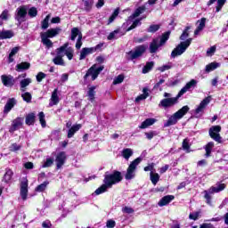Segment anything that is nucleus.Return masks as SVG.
<instances>
[{
  "instance_id": "nucleus-1",
  "label": "nucleus",
  "mask_w": 228,
  "mask_h": 228,
  "mask_svg": "<svg viewBox=\"0 0 228 228\" xmlns=\"http://www.w3.org/2000/svg\"><path fill=\"white\" fill-rule=\"evenodd\" d=\"M122 173L120 171H114L112 174L105 175L103 183L102 186H100L94 193L96 195H101V193H104L108 190V188H112L113 184H118L120 181H122Z\"/></svg>"
},
{
  "instance_id": "nucleus-2",
  "label": "nucleus",
  "mask_w": 228,
  "mask_h": 228,
  "mask_svg": "<svg viewBox=\"0 0 228 228\" xmlns=\"http://www.w3.org/2000/svg\"><path fill=\"white\" fill-rule=\"evenodd\" d=\"M168 38H170V32H166L162 35V37L154 38L150 44V53L151 54H154V53H158V50L159 49V47H161L162 45H165Z\"/></svg>"
},
{
  "instance_id": "nucleus-3",
  "label": "nucleus",
  "mask_w": 228,
  "mask_h": 228,
  "mask_svg": "<svg viewBox=\"0 0 228 228\" xmlns=\"http://www.w3.org/2000/svg\"><path fill=\"white\" fill-rule=\"evenodd\" d=\"M190 111V107L188 105L183 106L182 109H180L178 111H176L173 116L169 118L167 124L165 125L166 127H168L169 126H175V124H177V120H181L184 115L187 114V112Z\"/></svg>"
},
{
  "instance_id": "nucleus-4",
  "label": "nucleus",
  "mask_w": 228,
  "mask_h": 228,
  "mask_svg": "<svg viewBox=\"0 0 228 228\" xmlns=\"http://www.w3.org/2000/svg\"><path fill=\"white\" fill-rule=\"evenodd\" d=\"M142 163V159L137 158L134 161H132L126 169V174L125 175V179L126 181H129L131 179H134V176L136 175V167H138Z\"/></svg>"
},
{
  "instance_id": "nucleus-5",
  "label": "nucleus",
  "mask_w": 228,
  "mask_h": 228,
  "mask_svg": "<svg viewBox=\"0 0 228 228\" xmlns=\"http://www.w3.org/2000/svg\"><path fill=\"white\" fill-rule=\"evenodd\" d=\"M191 44V38L187 39L184 42H181L180 45H178L171 53L172 58H176V56H181L188 47H190V45Z\"/></svg>"
},
{
  "instance_id": "nucleus-6",
  "label": "nucleus",
  "mask_w": 228,
  "mask_h": 228,
  "mask_svg": "<svg viewBox=\"0 0 228 228\" xmlns=\"http://www.w3.org/2000/svg\"><path fill=\"white\" fill-rule=\"evenodd\" d=\"M224 190H225V183H218L216 187H211L208 191H204L207 204L211 206V195H213V193L224 191Z\"/></svg>"
},
{
  "instance_id": "nucleus-7",
  "label": "nucleus",
  "mask_w": 228,
  "mask_h": 228,
  "mask_svg": "<svg viewBox=\"0 0 228 228\" xmlns=\"http://www.w3.org/2000/svg\"><path fill=\"white\" fill-rule=\"evenodd\" d=\"M104 47V43H100L96 46L94 47H85L80 52L79 60H85L88 56V54H94V53H97V51H101Z\"/></svg>"
},
{
  "instance_id": "nucleus-8",
  "label": "nucleus",
  "mask_w": 228,
  "mask_h": 228,
  "mask_svg": "<svg viewBox=\"0 0 228 228\" xmlns=\"http://www.w3.org/2000/svg\"><path fill=\"white\" fill-rule=\"evenodd\" d=\"M102 70H104V66H97L94 64L87 70L84 77L85 79H86L87 77H89V76H91L92 80L95 81V79H97L99 74H101Z\"/></svg>"
},
{
  "instance_id": "nucleus-9",
  "label": "nucleus",
  "mask_w": 228,
  "mask_h": 228,
  "mask_svg": "<svg viewBox=\"0 0 228 228\" xmlns=\"http://www.w3.org/2000/svg\"><path fill=\"white\" fill-rule=\"evenodd\" d=\"M56 53L57 54H64L68 60L74 58V48L69 46V43H65L62 46L57 48Z\"/></svg>"
},
{
  "instance_id": "nucleus-10",
  "label": "nucleus",
  "mask_w": 228,
  "mask_h": 228,
  "mask_svg": "<svg viewBox=\"0 0 228 228\" xmlns=\"http://www.w3.org/2000/svg\"><path fill=\"white\" fill-rule=\"evenodd\" d=\"M179 94L176 95V97H170V98H165L160 101L159 106V108H164L167 110V108H172V106H175L177 102H179Z\"/></svg>"
},
{
  "instance_id": "nucleus-11",
  "label": "nucleus",
  "mask_w": 228,
  "mask_h": 228,
  "mask_svg": "<svg viewBox=\"0 0 228 228\" xmlns=\"http://www.w3.org/2000/svg\"><path fill=\"white\" fill-rule=\"evenodd\" d=\"M147 51L146 45H139L136 46L134 50L128 53L129 60H136V58H140V56L143 55V53Z\"/></svg>"
},
{
  "instance_id": "nucleus-12",
  "label": "nucleus",
  "mask_w": 228,
  "mask_h": 228,
  "mask_svg": "<svg viewBox=\"0 0 228 228\" xmlns=\"http://www.w3.org/2000/svg\"><path fill=\"white\" fill-rule=\"evenodd\" d=\"M221 131H222V126H214L209 129L210 137L213 140H215V142H218V143L222 142V137L220 136V134H219Z\"/></svg>"
},
{
  "instance_id": "nucleus-13",
  "label": "nucleus",
  "mask_w": 228,
  "mask_h": 228,
  "mask_svg": "<svg viewBox=\"0 0 228 228\" xmlns=\"http://www.w3.org/2000/svg\"><path fill=\"white\" fill-rule=\"evenodd\" d=\"M24 123V118H16L12 121L11 126L9 128V133H15V131H19L20 127H22Z\"/></svg>"
},
{
  "instance_id": "nucleus-14",
  "label": "nucleus",
  "mask_w": 228,
  "mask_h": 228,
  "mask_svg": "<svg viewBox=\"0 0 228 228\" xmlns=\"http://www.w3.org/2000/svg\"><path fill=\"white\" fill-rule=\"evenodd\" d=\"M26 15H28V9L26 6H21L17 9L16 20L19 24H22L26 20Z\"/></svg>"
},
{
  "instance_id": "nucleus-15",
  "label": "nucleus",
  "mask_w": 228,
  "mask_h": 228,
  "mask_svg": "<svg viewBox=\"0 0 228 228\" xmlns=\"http://www.w3.org/2000/svg\"><path fill=\"white\" fill-rule=\"evenodd\" d=\"M1 81L4 86H7L8 88H12L15 85V78L12 75H2Z\"/></svg>"
},
{
  "instance_id": "nucleus-16",
  "label": "nucleus",
  "mask_w": 228,
  "mask_h": 228,
  "mask_svg": "<svg viewBox=\"0 0 228 228\" xmlns=\"http://www.w3.org/2000/svg\"><path fill=\"white\" fill-rule=\"evenodd\" d=\"M59 33H61V28L57 27L54 28H49L45 32H42L40 35L45 37L46 38H54V37H58Z\"/></svg>"
},
{
  "instance_id": "nucleus-17",
  "label": "nucleus",
  "mask_w": 228,
  "mask_h": 228,
  "mask_svg": "<svg viewBox=\"0 0 228 228\" xmlns=\"http://www.w3.org/2000/svg\"><path fill=\"white\" fill-rule=\"evenodd\" d=\"M210 102H211V96H208L205 99H203L195 110L196 115H200V113H204V110H206V107Z\"/></svg>"
},
{
  "instance_id": "nucleus-18",
  "label": "nucleus",
  "mask_w": 228,
  "mask_h": 228,
  "mask_svg": "<svg viewBox=\"0 0 228 228\" xmlns=\"http://www.w3.org/2000/svg\"><path fill=\"white\" fill-rule=\"evenodd\" d=\"M65 161H67V154L64 151H61L55 159L57 168L60 169L62 165H65Z\"/></svg>"
},
{
  "instance_id": "nucleus-19",
  "label": "nucleus",
  "mask_w": 228,
  "mask_h": 228,
  "mask_svg": "<svg viewBox=\"0 0 228 228\" xmlns=\"http://www.w3.org/2000/svg\"><path fill=\"white\" fill-rule=\"evenodd\" d=\"M20 195L23 200L28 199V179H23L20 183Z\"/></svg>"
},
{
  "instance_id": "nucleus-20",
  "label": "nucleus",
  "mask_w": 228,
  "mask_h": 228,
  "mask_svg": "<svg viewBox=\"0 0 228 228\" xmlns=\"http://www.w3.org/2000/svg\"><path fill=\"white\" fill-rule=\"evenodd\" d=\"M195 85H197V80L195 79H191L190 82H188L184 87H183L180 92L178 93V97H183V95H184V94H186L188 92V90H190V88H191L192 86H195Z\"/></svg>"
},
{
  "instance_id": "nucleus-21",
  "label": "nucleus",
  "mask_w": 228,
  "mask_h": 228,
  "mask_svg": "<svg viewBox=\"0 0 228 228\" xmlns=\"http://www.w3.org/2000/svg\"><path fill=\"white\" fill-rule=\"evenodd\" d=\"M15 104H17L15 98H10L4 106V113L5 115H8V113H10V111H12V109L13 108V106H15Z\"/></svg>"
},
{
  "instance_id": "nucleus-22",
  "label": "nucleus",
  "mask_w": 228,
  "mask_h": 228,
  "mask_svg": "<svg viewBox=\"0 0 228 228\" xmlns=\"http://www.w3.org/2000/svg\"><path fill=\"white\" fill-rule=\"evenodd\" d=\"M158 122V119L154 118H147L144 120L141 126H139L140 129H147V127H150V126H154Z\"/></svg>"
},
{
  "instance_id": "nucleus-23",
  "label": "nucleus",
  "mask_w": 228,
  "mask_h": 228,
  "mask_svg": "<svg viewBox=\"0 0 228 228\" xmlns=\"http://www.w3.org/2000/svg\"><path fill=\"white\" fill-rule=\"evenodd\" d=\"M174 199H175V197H174V195L164 196V197L159 201V206L160 208H163V206H167V204H170V202H172V200H174Z\"/></svg>"
},
{
  "instance_id": "nucleus-24",
  "label": "nucleus",
  "mask_w": 228,
  "mask_h": 228,
  "mask_svg": "<svg viewBox=\"0 0 228 228\" xmlns=\"http://www.w3.org/2000/svg\"><path fill=\"white\" fill-rule=\"evenodd\" d=\"M60 102V96H58V89H54L52 93L49 106H56Z\"/></svg>"
},
{
  "instance_id": "nucleus-25",
  "label": "nucleus",
  "mask_w": 228,
  "mask_h": 228,
  "mask_svg": "<svg viewBox=\"0 0 228 228\" xmlns=\"http://www.w3.org/2000/svg\"><path fill=\"white\" fill-rule=\"evenodd\" d=\"M198 27L194 31V35L195 37H197V35H199V33H200V31H202V29H204V28H206V18H201L200 20H199L197 21Z\"/></svg>"
},
{
  "instance_id": "nucleus-26",
  "label": "nucleus",
  "mask_w": 228,
  "mask_h": 228,
  "mask_svg": "<svg viewBox=\"0 0 228 228\" xmlns=\"http://www.w3.org/2000/svg\"><path fill=\"white\" fill-rule=\"evenodd\" d=\"M79 129H81L80 124L72 126L68 131V138H72Z\"/></svg>"
},
{
  "instance_id": "nucleus-27",
  "label": "nucleus",
  "mask_w": 228,
  "mask_h": 228,
  "mask_svg": "<svg viewBox=\"0 0 228 228\" xmlns=\"http://www.w3.org/2000/svg\"><path fill=\"white\" fill-rule=\"evenodd\" d=\"M122 32H120V29H116L112 32H110L108 36V40H117V38H120L122 37Z\"/></svg>"
},
{
  "instance_id": "nucleus-28",
  "label": "nucleus",
  "mask_w": 228,
  "mask_h": 228,
  "mask_svg": "<svg viewBox=\"0 0 228 228\" xmlns=\"http://www.w3.org/2000/svg\"><path fill=\"white\" fill-rule=\"evenodd\" d=\"M32 80L31 78H24L20 82V90L21 92H26V87L29 86V85H31Z\"/></svg>"
},
{
  "instance_id": "nucleus-29",
  "label": "nucleus",
  "mask_w": 228,
  "mask_h": 228,
  "mask_svg": "<svg viewBox=\"0 0 228 228\" xmlns=\"http://www.w3.org/2000/svg\"><path fill=\"white\" fill-rule=\"evenodd\" d=\"M63 56H65V54L63 53H57V56L53 60V63L55 65H65V61H63Z\"/></svg>"
},
{
  "instance_id": "nucleus-30",
  "label": "nucleus",
  "mask_w": 228,
  "mask_h": 228,
  "mask_svg": "<svg viewBox=\"0 0 228 228\" xmlns=\"http://www.w3.org/2000/svg\"><path fill=\"white\" fill-rule=\"evenodd\" d=\"M29 67H31V64L29 62H21L16 65V70L18 72H21V70H28Z\"/></svg>"
},
{
  "instance_id": "nucleus-31",
  "label": "nucleus",
  "mask_w": 228,
  "mask_h": 228,
  "mask_svg": "<svg viewBox=\"0 0 228 228\" xmlns=\"http://www.w3.org/2000/svg\"><path fill=\"white\" fill-rule=\"evenodd\" d=\"M41 37V42L44 45H45L47 47V49H51V47H53V41H51V39H49V37H45V36H42Z\"/></svg>"
},
{
  "instance_id": "nucleus-32",
  "label": "nucleus",
  "mask_w": 228,
  "mask_h": 228,
  "mask_svg": "<svg viewBox=\"0 0 228 228\" xmlns=\"http://www.w3.org/2000/svg\"><path fill=\"white\" fill-rule=\"evenodd\" d=\"M142 93H143L142 94H141V95L136 97L135 102H140L141 101H145V99L148 98V96H149V89L143 88Z\"/></svg>"
},
{
  "instance_id": "nucleus-33",
  "label": "nucleus",
  "mask_w": 228,
  "mask_h": 228,
  "mask_svg": "<svg viewBox=\"0 0 228 228\" xmlns=\"http://www.w3.org/2000/svg\"><path fill=\"white\" fill-rule=\"evenodd\" d=\"M13 37V32L11 30H4L0 32V40H4L6 38H12Z\"/></svg>"
},
{
  "instance_id": "nucleus-34",
  "label": "nucleus",
  "mask_w": 228,
  "mask_h": 228,
  "mask_svg": "<svg viewBox=\"0 0 228 228\" xmlns=\"http://www.w3.org/2000/svg\"><path fill=\"white\" fill-rule=\"evenodd\" d=\"M218 67H220V63L218 62H211L208 65L206 66V72L209 73L213 70H216V69H218Z\"/></svg>"
},
{
  "instance_id": "nucleus-35",
  "label": "nucleus",
  "mask_w": 228,
  "mask_h": 228,
  "mask_svg": "<svg viewBox=\"0 0 228 228\" xmlns=\"http://www.w3.org/2000/svg\"><path fill=\"white\" fill-rule=\"evenodd\" d=\"M150 177H151V181L152 184H154V186H156V184H158V182L159 181V175L158 173H154L151 171L150 173Z\"/></svg>"
},
{
  "instance_id": "nucleus-36",
  "label": "nucleus",
  "mask_w": 228,
  "mask_h": 228,
  "mask_svg": "<svg viewBox=\"0 0 228 228\" xmlns=\"http://www.w3.org/2000/svg\"><path fill=\"white\" fill-rule=\"evenodd\" d=\"M12 177H13V171H12V169H6V172L4 175V183H10V181H12Z\"/></svg>"
},
{
  "instance_id": "nucleus-37",
  "label": "nucleus",
  "mask_w": 228,
  "mask_h": 228,
  "mask_svg": "<svg viewBox=\"0 0 228 228\" xmlns=\"http://www.w3.org/2000/svg\"><path fill=\"white\" fill-rule=\"evenodd\" d=\"M25 123L27 126H33V124H35V113L27 115Z\"/></svg>"
},
{
  "instance_id": "nucleus-38",
  "label": "nucleus",
  "mask_w": 228,
  "mask_h": 228,
  "mask_svg": "<svg viewBox=\"0 0 228 228\" xmlns=\"http://www.w3.org/2000/svg\"><path fill=\"white\" fill-rule=\"evenodd\" d=\"M213 147H215V143L213 142H208L206 147V157L209 158L211 156V151H213Z\"/></svg>"
},
{
  "instance_id": "nucleus-39",
  "label": "nucleus",
  "mask_w": 228,
  "mask_h": 228,
  "mask_svg": "<svg viewBox=\"0 0 228 228\" xmlns=\"http://www.w3.org/2000/svg\"><path fill=\"white\" fill-rule=\"evenodd\" d=\"M49 20H51V14L46 15V17L41 21L42 29H47V28H49Z\"/></svg>"
},
{
  "instance_id": "nucleus-40",
  "label": "nucleus",
  "mask_w": 228,
  "mask_h": 228,
  "mask_svg": "<svg viewBox=\"0 0 228 228\" xmlns=\"http://www.w3.org/2000/svg\"><path fill=\"white\" fill-rule=\"evenodd\" d=\"M9 17H10V13L8 12V10H4L0 14V26H3V22H4V20H8Z\"/></svg>"
},
{
  "instance_id": "nucleus-41",
  "label": "nucleus",
  "mask_w": 228,
  "mask_h": 228,
  "mask_svg": "<svg viewBox=\"0 0 228 228\" xmlns=\"http://www.w3.org/2000/svg\"><path fill=\"white\" fill-rule=\"evenodd\" d=\"M20 49V47L19 46H16L12 49L11 53H9V63L13 62V57L19 53Z\"/></svg>"
},
{
  "instance_id": "nucleus-42",
  "label": "nucleus",
  "mask_w": 228,
  "mask_h": 228,
  "mask_svg": "<svg viewBox=\"0 0 228 228\" xmlns=\"http://www.w3.org/2000/svg\"><path fill=\"white\" fill-rule=\"evenodd\" d=\"M79 35H83V34H81V31H79V28H73L71 29L70 40H72V41L76 40V38H77V37H79Z\"/></svg>"
},
{
  "instance_id": "nucleus-43",
  "label": "nucleus",
  "mask_w": 228,
  "mask_h": 228,
  "mask_svg": "<svg viewBox=\"0 0 228 228\" xmlns=\"http://www.w3.org/2000/svg\"><path fill=\"white\" fill-rule=\"evenodd\" d=\"M152 67H154V62H147L146 65L142 69V74H147L152 70Z\"/></svg>"
},
{
  "instance_id": "nucleus-44",
  "label": "nucleus",
  "mask_w": 228,
  "mask_h": 228,
  "mask_svg": "<svg viewBox=\"0 0 228 228\" xmlns=\"http://www.w3.org/2000/svg\"><path fill=\"white\" fill-rule=\"evenodd\" d=\"M122 156L125 158V159H129V158L133 156V150L129 148L124 149L122 151Z\"/></svg>"
},
{
  "instance_id": "nucleus-45",
  "label": "nucleus",
  "mask_w": 228,
  "mask_h": 228,
  "mask_svg": "<svg viewBox=\"0 0 228 228\" xmlns=\"http://www.w3.org/2000/svg\"><path fill=\"white\" fill-rule=\"evenodd\" d=\"M95 86L89 87L87 95L90 101H94L95 99Z\"/></svg>"
},
{
  "instance_id": "nucleus-46",
  "label": "nucleus",
  "mask_w": 228,
  "mask_h": 228,
  "mask_svg": "<svg viewBox=\"0 0 228 228\" xmlns=\"http://www.w3.org/2000/svg\"><path fill=\"white\" fill-rule=\"evenodd\" d=\"M53 163H54V159L47 158L46 160L44 162L42 167L43 168H49V167H53Z\"/></svg>"
},
{
  "instance_id": "nucleus-47",
  "label": "nucleus",
  "mask_w": 228,
  "mask_h": 228,
  "mask_svg": "<svg viewBox=\"0 0 228 228\" xmlns=\"http://www.w3.org/2000/svg\"><path fill=\"white\" fill-rule=\"evenodd\" d=\"M182 147L186 152H190V139L186 138L183 141Z\"/></svg>"
},
{
  "instance_id": "nucleus-48",
  "label": "nucleus",
  "mask_w": 228,
  "mask_h": 228,
  "mask_svg": "<svg viewBox=\"0 0 228 228\" xmlns=\"http://www.w3.org/2000/svg\"><path fill=\"white\" fill-rule=\"evenodd\" d=\"M118 9H116L114 12L111 14V16L109 18L108 25L111 24V22H113V20H115L117 17H118Z\"/></svg>"
},
{
  "instance_id": "nucleus-49",
  "label": "nucleus",
  "mask_w": 228,
  "mask_h": 228,
  "mask_svg": "<svg viewBox=\"0 0 228 228\" xmlns=\"http://www.w3.org/2000/svg\"><path fill=\"white\" fill-rule=\"evenodd\" d=\"M144 12H145V7L142 6L137 8L133 14L134 19L136 17H140V15H142V13H143Z\"/></svg>"
},
{
  "instance_id": "nucleus-50",
  "label": "nucleus",
  "mask_w": 228,
  "mask_h": 228,
  "mask_svg": "<svg viewBox=\"0 0 228 228\" xmlns=\"http://www.w3.org/2000/svg\"><path fill=\"white\" fill-rule=\"evenodd\" d=\"M126 77H124V75H118V77H116L113 80V85H120V83L124 82Z\"/></svg>"
},
{
  "instance_id": "nucleus-51",
  "label": "nucleus",
  "mask_w": 228,
  "mask_h": 228,
  "mask_svg": "<svg viewBox=\"0 0 228 228\" xmlns=\"http://www.w3.org/2000/svg\"><path fill=\"white\" fill-rule=\"evenodd\" d=\"M49 184V182H44L43 183L39 184L36 188V191H45V188H47V185Z\"/></svg>"
},
{
  "instance_id": "nucleus-52",
  "label": "nucleus",
  "mask_w": 228,
  "mask_h": 228,
  "mask_svg": "<svg viewBox=\"0 0 228 228\" xmlns=\"http://www.w3.org/2000/svg\"><path fill=\"white\" fill-rule=\"evenodd\" d=\"M21 97H22L23 101H25V102H31L32 96H31L30 93H28V92L24 93L21 94Z\"/></svg>"
},
{
  "instance_id": "nucleus-53",
  "label": "nucleus",
  "mask_w": 228,
  "mask_h": 228,
  "mask_svg": "<svg viewBox=\"0 0 228 228\" xmlns=\"http://www.w3.org/2000/svg\"><path fill=\"white\" fill-rule=\"evenodd\" d=\"M28 16L31 18L37 17V15H38V11L37 10L36 7H31L28 12Z\"/></svg>"
},
{
  "instance_id": "nucleus-54",
  "label": "nucleus",
  "mask_w": 228,
  "mask_h": 228,
  "mask_svg": "<svg viewBox=\"0 0 228 228\" xmlns=\"http://www.w3.org/2000/svg\"><path fill=\"white\" fill-rule=\"evenodd\" d=\"M227 3V0H217V6L216 7V12H220L224 8V4Z\"/></svg>"
},
{
  "instance_id": "nucleus-55",
  "label": "nucleus",
  "mask_w": 228,
  "mask_h": 228,
  "mask_svg": "<svg viewBox=\"0 0 228 228\" xmlns=\"http://www.w3.org/2000/svg\"><path fill=\"white\" fill-rule=\"evenodd\" d=\"M38 117L42 127H45V114H44V112H39Z\"/></svg>"
},
{
  "instance_id": "nucleus-56",
  "label": "nucleus",
  "mask_w": 228,
  "mask_h": 228,
  "mask_svg": "<svg viewBox=\"0 0 228 228\" xmlns=\"http://www.w3.org/2000/svg\"><path fill=\"white\" fill-rule=\"evenodd\" d=\"M46 77H47V75H45V73H44V72H39V73L37 75V77H36L37 82V83H41V81H42L43 79H45Z\"/></svg>"
},
{
  "instance_id": "nucleus-57",
  "label": "nucleus",
  "mask_w": 228,
  "mask_h": 228,
  "mask_svg": "<svg viewBox=\"0 0 228 228\" xmlns=\"http://www.w3.org/2000/svg\"><path fill=\"white\" fill-rule=\"evenodd\" d=\"M83 3H84L85 10H86V12H90V10H92V2L88 0H83Z\"/></svg>"
},
{
  "instance_id": "nucleus-58",
  "label": "nucleus",
  "mask_w": 228,
  "mask_h": 228,
  "mask_svg": "<svg viewBox=\"0 0 228 228\" xmlns=\"http://www.w3.org/2000/svg\"><path fill=\"white\" fill-rule=\"evenodd\" d=\"M122 211L123 213H126V215H133V213H134V209L131 207H124Z\"/></svg>"
},
{
  "instance_id": "nucleus-59",
  "label": "nucleus",
  "mask_w": 228,
  "mask_h": 228,
  "mask_svg": "<svg viewBox=\"0 0 228 228\" xmlns=\"http://www.w3.org/2000/svg\"><path fill=\"white\" fill-rule=\"evenodd\" d=\"M145 136L148 140H152L154 136H158V133L151 131L145 133Z\"/></svg>"
},
{
  "instance_id": "nucleus-60",
  "label": "nucleus",
  "mask_w": 228,
  "mask_h": 228,
  "mask_svg": "<svg viewBox=\"0 0 228 228\" xmlns=\"http://www.w3.org/2000/svg\"><path fill=\"white\" fill-rule=\"evenodd\" d=\"M216 51V46H211L207 50V56H213Z\"/></svg>"
},
{
  "instance_id": "nucleus-61",
  "label": "nucleus",
  "mask_w": 228,
  "mask_h": 228,
  "mask_svg": "<svg viewBox=\"0 0 228 228\" xmlns=\"http://www.w3.org/2000/svg\"><path fill=\"white\" fill-rule=\"evenodd\" d=\"M10 151L12 152H15L16 151H20V145L17 144V143H12L10 147H9Z\"/></svg>"
},
{
  "instance_id": "nucleus-62",
  "label": "nucleus",
  "mask_w": 228,
  "mask_h": 228,
  "mask_svg": "<svg viewBox=\"0 0 228 228\" xmlns=\"http://www.w3.org/2000/svg\"><path fill=\"white\" fill-rule=\"evenodd\" d=\"M158 29H159V25H151L148 28V32L149 33H156V31H158Z\"/></svg>"
},
{
  "instance_id": "nucleus-63",
  "label": "nucleus",
  "mask_w": 228,
  "mask_h": 228,
  "mask_svg": "<svg viewBox=\"0 0 228 228\" xmlns=\"http://www.w3.org/2000/svg\"><path fill=\"white\" fill-rule=\"evenodd\" d=\"M117 225V223L113 219H110L107 221L106 226L107 228H114Z\"/></svg>"
},
{
  "instance_id": "nucleus-64",
  "label": "nucleus",
  "mask_w": 228,
  "mask_h": 228,
  "mask_svg": "<svg viewBox=\"0 0 228 228\" xmlns=\"http://www.w3.org/2000/svg\"><path fill=\"white\" fill-rule=\"evenodd\" d=\"M42 227L43 228H51V227H53V224H51V221L46 220L42 223Z\"/></svg>"
}]
</instances>
